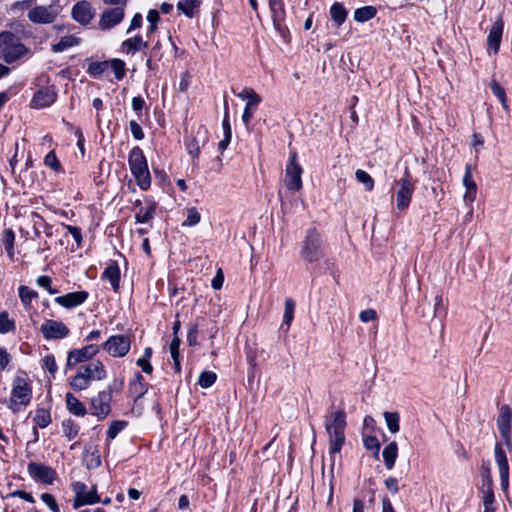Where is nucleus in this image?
Instances as JSON below:
<instances>
[{
	"instance_id": "nucleus-47",
	"label": "nucleus",
	"mask_w": 512,
	"mask_h": 512,
	"mask_svg": "<svg viewBox=\"0 0 512 512\" xmlns=\"http://www.w3.org/2000/svg\"><path fill=\"white\" fill-rule=\"evenodd\" d=\"M127 426V422L123 420L112 421L107 429V437L113 440Z\"/></svg>"
},
{
	"instance_id": "nucleus-45",
	"label": "nucleus",
	"mask_w": 512,
	"mask_h": 512,
	"mask_svg": "<svg viewBox=\"0 0 512 512\" xmlns=\"http://www.w3.org/2000/svg\"><path fill=\"white\" fill-rule=\"evenodd\" d=\"M201 220V215L195 207H190L186 212V220L182 223L184 227L196 226Z\"/></svg>"
},
{
	"instance_id": "nucleus-9",
	"label": "nucleus",
	"mask_w": 512,
	"mask_h": 512,
	"mask_svg": "<svg viewBox=\"0 0 512 512\" xmlns=\"http://www.w3.org/2000/svg\"><path fill=\"white\" fill-rule=\"evenodd\" d=\"M296 153H292L285 170V185L289 190L299 191L302 188V167L296 160Z\"/></svg>"
},
{
	"instance_id": "nucleus-15",
	"label": "nucleus",
	"mask_w": 512,
	"mask_h": 512,
	"mask_svg": "<svg viewBox=\"0 0 512 512\" xmlns=\"http://www.w3.org/2000/svg\"><path fill=\"white\" fill-rule=\"evenodd\" d=\"M40 331L46 340L63 339L70 333L69 328L61 321L45 320Z\"/></svg>"
},
{
	"instance_id": "nucleus-3",
	"label": "nucleus",
	"mask_w": 512,
	"mask_h": 512,
	"mask_svg": "<svg viewBox=\"0 0 512 512\" xmlns=\"http://www.w3.org/2000/svg\"><path fill=\"white\" fill-rule=\"evenodd\" d=\"M128 164L139 187L143 190L149 188L151 184V176L146 157L141 148L134 147L131 149L128 157Z\"/></svg>"
},
{
	"instance_id": "nucleus-10",
	"label": "nucleus",
	"mask_w": 512,
	"mask_h": 512,
	"mask_svg": "<svg viewBox=\"0 0 512 512\" xmlns=\"http://www.w3.org/2000/svg\"><path fill=\"white\" fill-rule=\"evenodd\" d=\"M236 96L241 100L247 101L242 114V121L247 126L253 118L255 109L262 101L261 96L256 93L254 89L249 87H245L241 92L237 93Z\"/></svg>"
},
{
	"instance_id": "nucleus-1",
	"label": "nucleus",
	"mask_w": 512,
	"mask_h": 512,
	"mask_svg": "<svg viewBox=\"0 0 512 512\" xmlns=\"http://www.w3.org/2000/svg\"><path fill=\"white\" fill-rule=\"evenodd\" d=\"M324 425L329 437V453L334 463V455L341 451L345 443L346 414L343 411L332 412L326 416Z\"/></svg>"
},
{
	"instance_id": "nucleus-52",
	"label": "nucleus",
	"mask_w": 512,
	"mask_h": 512,
	"mask_svg": "<svg viewBox=\"0 0 512 512\" xmlns=\"http://www.w3.org/2000/svg\"><path fill=\"white\" fill-rule=\"evenodd\" d=\"M216 379H217V376L214 372L204 371L199 376L198 384L202 388H209L210 386H212L215 383Z\"/></svg>"
},
{
	"instance_id": "nucleus-21",
	"label": "nucleus",
	"mask_w": 512,
	"mask_h": 512,
	"mask_svg": "<svg viewBox=\"0 0 512 512\" xmlns=\"http://www.w3.org/2000/svg\"><path fill=\"white\" fill-rule=\"evenodd\" d=\"M124 18V8L115 7L105 10L100 18L99 25L102 29H110L119 24Z\"/></svg>"
},
{
	"instance_id": "nucleus-7",
	"label": "nucleus",
	"mask_w": 512,
	"mask_h": 512,
	"mask_svg": "<svg viewBox=\"0 0 512 512\" xmlns=\"http://www.w3.org/2000/svg\"><path fill=\"white\" fill-rule=\"evenodd\" d=\"M112 391L111 387L100 391L90 399L91 414L99 420H104L111 412Z\"/></svg>"
},
{
	"instance_id": "nucleus-19",
	"label": "nucleus",
	"mask_w": 512,
	"mask_h": 512,
	"mask_svg": "<svg viewBox=\"0 0 512 512\" xmlns=\"http://www.w3.org/2000/svg\"><path fill=\"white\" fill-rule=\"evenodd\" d=\"M269 7L272 13L274 28L279 32L280 36L286 40L288 29L282 24L285 18L283 2H269Z\"/></svg>"
},
{
	"instance_id": "nucleus-35",
	"label": "nucleus",
	"mask_w": 512,
	"mask_h": 512,
	"mask_svg": "<svg viewBox=\"0 0 512 512\" xmlns=\"http://www.w3.org/2000/svg\"><path fill=\"white\" fill-rule=\"evenodd\" d=\"M79 43L78 39L75 36L68 35L62 37L58 43L52 46V50L54 52H63L68 48H71Z\"/></svg>"
},
{
	"instance_id": "nucleus-12",
	"label": "nucleus",
	"mask_w": 512,
	"mask_h": 512,
	"mask_svg": "<svg viewBox=\"0 0 512 512\" xmlns=\"http://www.w3.org/2000/svg\"><path fill=\"white\" fill-rule=\"evenodd\" d=\"M131 340L125 335H113L103 344V349L112 357H124L130 350Z\"/></svg>"
},
{
	"instance_id": "nucleus-32",
	"label": "nucleus",
	"mask_w": 512,
	"mask_h": 512,
	"mask_svg": "<svg viewBox=\"0 0 512 512\" xmlns=\"http://www.w3.org/2000/svg\"><path fill=\"white\" fill-rule=\"evenodd\" d=\"M146 20L148 22V27L146 30V37L149 39L150 36L157 30L158 23L160 21L159 11L151 9L148 11Z\"/></svg>"
},
{
	"instance_id": "nucleus-13",
	"label": "nucleus",
	"mask_w": 512,
	"mask_h": 512,
	"mask_svg": "<svg viewBox=\"0 0 512 512\" xmlns=\"http://www.w3.org/2000/svg\"><path fill=\"white\" fill-rule=\"evenodd\" d=\"M494 459L499 470L501 489L503 492H507L509 487V464L501 443L497 442L495 444Z\"/></svg>"
},
{
	"instance_id": "nucleus-54",
	"label": "nucleus",
	"mask_w": 512,
	"mask_h": 512,
	"mask_svg": "<svg viewBox=\"0 0 512 512\" xmlns=\"http://www.w3.org/2000/svg\"><path fill=\"white\" fill-rule=\"evenodd\" d=\"M364 447L367 450H371L374 452V456L378 458L380 443L375 436H367L363 439Z\"/></svg>"
},
{
	"instance_id": "nucleus-42",
	"label": "nucleus",
	"mask_w": 512,
	"mask_h": 512,
	"mask_svg": "<svg viewBox=\"0 0 512 512\" xmlns=\"http://www.w3.org/2000/svg\"><path fill=\"white\" fill-rule=\"evenodd\" d=\"M177 8L185 16L192 18L199 10V2H178Z\"/></svg>"
},
{
	"instance_id": "nucleus-62",
	"label": "nucleus",
	"mask_w": 512,
	"mask_h": 512,
	"mask_svg": "<svg viewBox=\"0 0 512 512\" xmlns=\"http://www.w3.org/2000/svg\"><path fill=\"white\" fill-rule=\"evenodd\" d=\"M135 377L136 380L130 383L129 388L132 392L138 393V396L140 397L144 394V391L139 389V387L142 386L143 377L140 373H136Z\"/></svg>"
},
{
	"instance_id": "nucleus-53",
	"label": "nucleus",
	"mask_w": 512,
	"mask_h": 512,
	"mask_svg": "<svg viewBox=\"0 0 512 512\" xmlns=\"http://www.w3.org/2000/svg\"><path fill=\"white\" fill-rule=\"evenodd\" d=\"M109 69L108 62H93L88 67V73L93 77H98Z\"/></svg>"
},
{
	"instance_id": "nucleus-4",
	"label": "nucleus",
	"mask_w": 512,
	"mask_h": 512,
	"mask_svg": "<svg viewBox=\"0 0 512 512\" xmlns=\"http://www.w3.org/2000/svg\"><path fill=\"white\" fill-rule=\"evenodd\" d=\"M27 52L28 49L15 34L7 31L0 33V59L10 64Z\"/></svg>"
},
{
	"instance_id": "nucleus-63",
	"label": "nucleus",
	"mask_w": 512,
	"mask_h": 512,
	"mask_svg": "<svg viewBox=\"0 0 512 512\" xmlns=\"http://www.w3.org/2000/svg\"><path fill=\"white\" fill-rule=\"evenodd\" d=\"M8 497H18L20 499H23L24 501L29 502V503L35 502L33 496L30 493L23 491V490H15V491L11 492L8 495Z\"/></svg>"
},
{
	"instance_id": "nucleus-41",
	"label": "nucleus",
	"mask_w": 512,
	"mask_h": 512,
	"mask_svg": "<svg viewBox=\"0 0 512 512\" xmlns=\"http://www.w3.org/2000/svg\"><path fill=\"white\" fill-rule=\"evenodd\" d=\"M62 431L63 434L69 439H74L78 432L79 426L71 419L64 420L62 422Z\"/></svg>"
},
{
	"instance_id": "nucleus-39",
	"label": "nucleus",
	"mask_w": 512,
	"mask_h": 512,
	"mask_svg": "<svg viewBox=\"0 0 512 512\" xmlns=\"http://www.w3.org/2000/svg\"><path fill=\"white\" fill-rule=\"evenodd\" d=\"M384 419L387 428L391 433H397L399 431L400 416L397 412H385Z\"/></svg>"
},
{
	"instance_id": "nucleus-26",
	"label": "nucleus",
	"mask_w": 512,
	"mask_h": 512,
	"mask_svg": "<svg viewBox=\"0 0 512 512\" xmlns=\"http://www.w3.org/2000/svg\"><path fill=\"white\" fill-rule=\"evenodd\" d=\"M462 182H463V186L466 189L463 199L466 203L471 204L475 200L477 186L472 178V168H471L470 164H467L465 166V173H464Z\"/></svg>"
},
{
	"instance_id": "nucleus-43",
	"label": "nucleus",
	"mask_w": 512,
	"mask_h": 512,
	"mask_svg": "<svg viewBox=\"0 0 512 512\" xmlns=\"http://www.w3.org/2000/svg\"><path fill=\"white\" fill-rule=\"evenodd\" d=\"M490 88H491V91L493 92V94L501 102L503 108L505 110H507L508 109V105H507V100H506L505 89L496 80H492L490 82Z\"/></svg>"
},
{
	"instance_id": "nucleus-64",
	"label": "nucleus",
	"mask_w": 512,
	"mask_h": 512,
	"mask_svg": "<svg viewBox=\"0 0 512 512\" xmlns=\"http://www.w3.org/2000/svg\"><path fill=\"white\" fill-rule=\"evenodd\" d=\"M376 317H377V314H376L375 310H373V309H366L359 314L360 320L364 323L373 321L376 319Z\"/></svg>"
},
{
	"instance_id": "nucleus-11",
	"label": "nucleus",
	"mask_w": 512,
	"mask_h": 512,
	"mask_svg": "<svg viewBox=\"0 0 512 512\" xmlns=\"http://www.w3.org/2000/svg\"><path fill=\"white\" fill-rule=\"evenodd\" d=\"M59 12L60 8L55 4L40 5L29 11L28 18L34 23L48 24L56 19Z\"/></svg>"
},
{
	"instance_id": "nucleus-44",
	"label": "nucleus",
	"mask_w": 512,
	"mask_h": 512,
	"mask_svg": "<svg viewBox=\"0 0 512 512\" xmlns=\"http://www.w3.org/2000/svg\"><path fill=\"white\" fill-rule=\"evenodd\" d=\"M155 206L153 204L141 208L135 215L137 223H147L153 218Z\"/></svg>"
},
{
	"instance_id": "nucleus-40",
	"label": "nucleus",
	"mask_w": 512,
	"mask_h": 512,
	"mask_svg": "<svg viewBox=\"0 0 512 512\" xmlns=\"http://www.w3.org/2000/svg\"><path fill=\"white\" fill-rule=\"evenodd\" d=\"M294 310H295L294 300L291 298L286 299L284 314H283V324L287 326V330L289 329L291 322L293 321Z\"/></svg>"
},
{
	"instance_id": "nucleus-37",
	"label": "nucleus",
	"mask_w": 512,
	"mask_h": 512,
	"mask_svg": "<svg viewBox=\"0 0 512 512\" xmlns=\"http://www.w3.org/2000/svg\"><path fill=\"white\" fill-rule=\"evenodd\" d=\"M90 382L78 371L76 375L69 379V385L74 391H83L88 389Z\"/></svg>"
},
{
	"instance_id": "nucleus-29",
	"label": "nucleus",
	"mask_w": 512,
	"mask_h": 512,
	"mask_svg": "<svg viewBox=\"0 0 512 512\" xmlns=\"http://www.w3.org/2000/svg\"><path fill=\"white\" fill-rule=\"evenodd\" d=\"M102 278L108 280L114 291L119 289L120 283V269L118 265L113 262L110 263L104 270Z\"/></svg>"
},
{
	"instance_id": "nucleus-27",
	"label": "nucleus",
	"mask_w": 512,
	"mask_h": 512,
	"mask_svg": "<svg viewBox=\"0 0 512 512\" xmlns=\"http://www.w3.org/2000/svg\"><path fill=\"white\" fill-rule=\"evenodd\" d=\"M94 12L89 2H77L72 9V17L81 24H88Z\"/></svg>"
},
{
	"instance_id": "nucleus-17",
	"label": "nucleus",
	"mask_w": 512,
	"mask_h": 512,
	"mask_svg": "<svg viewBox=\"0 0 512 512\" xmlns=\"http://www.w3.org/2000/svg\"><path fill=\"white\" fill-rule=\"evenodd\" d=\"M78 372L82 374L90 383L101 381L107 377V371L103 363L99 360L91 361L79 367Z\"/></svg>"
},
{
	"instance_id": "nucleus-60",
	"label": "nucleus",
	"mask_w": 512,
	"mask_h": 512,
	"mask_svg": "<svg viewBox=\"0 0 512 512\" xmlns=\"http://www.w3.org/2000/svg\"><path fill=\"white\" fill-rule=\"evenodd\" d=\"M143 23V17L140 13H136L131 19L130 25L126 31L127 34H130L132 31L141 28Z\"/></svg>"
},
{
	"instance_id": "nucleus-56",
	"label": "nucleus",
	"mask_w": 512,
	"mask_h": 512,
	"mask_svg": "<svg viewBox=\"0 0 512 512\" xmlns=\"http://www.w3.org/2000/svg\"><path fill=\"white\" fill-rule=\"evenodd\" d=\"M42 368L47 370L50 374H54L57 371V364L53 355H46L42 359Z\"/></svg>"
},
{
	"instance_id": "nucleus-24",
	"label": "nucleus",
	"mask_w": 512,
	"mask_h": 512,
	"mask_svg": "<svg viewBox=\"0 0 512 512\" xmlns=\"http://www.w3.org/2000/svg\"><path fill=\"white\" fill-rule=\"evenodd\" d=\"M503 20L502 18H497L493 25L491 26V29L489 31L488 37H487V44L490 49L493 50L494 53H497L499 51L501 38L503 34Z\"/></svg>"
},
{
	"instance_id": "nucleus-30",
	"label": "nucleus",
	"mask_w": 512,
	"mask_h": 512,
	"mask_svg": "<svg viewBox=\"0 0 512 512\" xmlns=\"http://www.w3.org/2000/svg\"><path fill=\"white\" fill-rule=\"evenodd\" d=\"M383 460L386 468L391 470L396 462L398 456V446L396 442L389 443L382 452Z\"/></svg>"
},
{
	"instance_id": "nucleus-16",
	"label": "nucleus",
	"mask_w": 512,
	"mask_h": 512,
	"mask_svg": "<svg viewBox=\"0 0 512 512\" xmlns=\"http://www.w3.org/2000/svg\"><path fill=\"white\" fill-rule=\"evenodd\" d=\"M99 352V347L95 344H89L79 349H73L67 355V367H74L77 364L92 359Z\"/></svg>"
},
{
	"instance_id": "nucleus-57",
	"label": "nucleus",
	"mask_w": 512,
	"mask_h": 512,
	"mask_svg": "<svg viewBox=\"0 0 512 512\" xmlns=\"http://www.w3.org/2000/svg\"><path fill=\"white\" fill-rule=\"evenodd\" d=\"M41 500L49 507L52 512H60L59 505L54 496L50 493H43Z\"/></svg>"
},
{
	"instance_id": "nucleus-61",
	"label": "nucleus",
	"mask_w": 512,
	"mask_h": 512,
	"mask_svg": "<svg viewBox=\"0 0 512 512\" xmlns=\"http://www.w3.org/2000/svg\"><path fill=\"white\" fill-rule=\"evenodd\" d=\"M64 227L69 232V234L73 237V239L76 241L77 245L79 246L82 241L81 229L79 227L72 226V225H65Z\"/></svg>"
},
{
	"instance_id": "nucleus-22",
	"label": "nucleus",
	"mask_w": 512,
	"mask_h": 512,
	"mask_svg": "<svg viewBox=\"0 0 512 512\" xmlns=\"http://www.w3.org/2000/svg\"><path fill=\"white\" fill-rule=\"evenodd\" d=\"M149 43L148 40H144L140 34H137L133 37L127 38L121 43V51L127 55H134L137 52H140L146 48H148Z\"/></svg>"
},
{
	"instance_id": "nucleus-36",
	"label": "nucleus",
	"mask_w": 512,
	"mask_h": 512,
	"mask_svg": "<svg viewBox=\"0 0 512 512\" xmlns=\"http://www.w3.org/2000/svg\"><path fill=\"white\" fill-rule=\"evenodd\" d=\"M330 15L337 26H340L345 21L347 12L340 3L335 2L330 9Z\"/></svg>"
},
{
	"instance_id": "nucleus-2",
	"label": "nucleus",
	"mask_w": 512,
	"mask_h": 512,
	"mask_svg": "<svg viewBox=\"0 0 512 512\" xmlns=\"http://www.w3.org/2000/svg\"><path fill=\"white\" fill-rule=\"evenodd\" d=\"M32 399V388L28 375L19 371L12 381V391L9 399L8 408L14 413L27 407Z\"/></svg>"
},
{
	"instance_id": "nucleus-18",
	"label": "nucleus",
	"mask_w": 512,
	"mask_h": 512,
	"mask_svg": "<svg viewBox=\"0 0 512 512\" xmlns=\"http://www.w3.org/2000/svg\"><path fill=\"white\" fill-rule=\"evenodd\" d=\"M27 470L32 478L45 484H52L56 476L52 468L35 462L29 463Z\"/></svg>"
},
{
	"instance_id": "nucleus-58",
	"label": "nucleus",
	"mask_w": 512,
	"mask_h": 512,
	"mask_svg": "<svg viewBox=\"0 0 512 512\" xmlns=\"http://www.w3.org/2000/svg\"><path fill=\"white\" fill-rule=\"evenodd\" d=\"M44 163L46 166L52 168L55 171H58L60 168V162L58 161L55 153L52 151L45 156Z\"/></svg>"
},
{
	"instance_id": "nucleus-34",
	"label": "nucleus",
	"mask_w": 512,
	"mask_h": 512,
	"mask_svg": "<svg viewBox=\"0 0 512 512\" xmlns=\"http://www.w3.org/2000/svg\"><path fill=\"white\" fill-rule=\"evenodd\" d=\"M36 426L39 428H46L51 423L50 412L45 408H38L33 418Z\"/></svg>"
},
{
	"instance_id": "nucleus-51",
	"label": "nucleus",
	"mask_w": 512,
	"mask_h": 512,
	"mask_svg": "<svg viewBox=\"0 0 512 512\" xmlns=\"http://www.w3.org/2000/svg\"><path fill=\"white\" fill-rule=\"evenodd\" d=\"M109 68L114 72L117 80H121L125 76V63L120 59H113L108 62Z\"/></svg>"
},
{
	"instance_id": "nucleus-20",
	"label": "nucleus",
	"mask_w": 512,
	"mask_h": 512,
	"mask_svg": "<svg viewBox=\"0 0 512 512\" xmlns=\"http://www.w3.org/2000/svg\"><path fill=\"white\" fill-rule=\"evenodd\" d=\"M87 298L88 292L76 291L67 293L62 296H58L54 299V301L64 308L71 309L84 303L87 300Z\"/></svg>"
},
{
	"instance_id": "nucleus-59",
	"label": "nucleus",
	"mask_w": 512,
	"mask_h": 512,
	"mask_svg": "<svg viewBox=\"0 0 512 512\" xmlns=\"http://www.w3.org/2000/svg\"><path fill=\"white\" fill-rule=\"evenodd\" d=\"M129 127H130L132 136L136 140H142L144 138V132H143L141 126L135 120L130 121Z\"/></svg>"
},
{
	"instance_id": "nucleus-50",
	"label": "nucleus",
	"mask_w": 512,
	"mask_h": 512,
	"mask_svg": "<svg viewBox=\"0 0 512 512\" xmlns=\"http://www.w3.org/2000/svg\"><path fill=\"white\" fill-rule=\"evenodd\" d=\"M181 340L178 336H175L170 344V353L171 357L174 361L175 369L179 372L180 371V361H179V347H180Z\"/></svg>"
},
{
	"instance_id": "nucleus-14",
	"label": "nucleus",
	"mask_w": 512,
	"mask_h": 512,
	"mask_svg": "<svg viewBox=\"0 0 512 512\" xmlns=\"http://www.w3.org/2000/svg\"><path fill=\"white\" fill-rule=\"evenodd\" d=\"M497 427L505 441V445L509 450L512 449L511 430H512V410L508 405H503L500 408V413L497 418Z\"/></svg>"
},
{
	"instance_id": "nucleus-55",
	"label": "nucleus",
	"mask_w": 512,
	"mask_h": 512,
	"mask_svg": "<svg viewBox=\"0 0 512 512\" xmlns=\"http://www.w3.org/2000/svg\"><path fill=\"white\" fill-rule=\"evenodd\" d=\"M37 285L39 287H42L48 291L49 294L54 295L57 294L59 291L57 289L52 288L51 283L52 279L49 276L42 275L37 278Z\"/></svg>"
},
{
	"instance_id": "nucleus-28",
	"label": "nucleus",
	"mask_w": 512,
	"mask_h": 512,
	"mask_svg": "<svg viewBox=\"0 0 512 512\" xmlns=\"http://www.w3.org/2000/svg\"><path fill=\"white\" fill-rule=\"evenodd\" d=\"M65 402L67 410L78 417H84L87 414V410L84 404L75 397L72 393H67L65 395Z\"/></svg>"
},
{
	"instance_id": "nucleus-25",
	"label": "nucleus",
	"mask_w": 512,
	"mask_h": 512,
	"mask_svg": "<svg viewBox=\"0 0 512 512\" xmlns=\"http://www.w3.org/2000/svg\"><path fill=\"white\" fill-rule=\"evenodd\" d=\"M56 100V92L53 88H43L35 93L31 105L34 108H44L50 106Z\"/></svg>"
},
{
	"instance_id": "nucleus-8",
	"label": "nucleus",
	"mask_w": 512,
	"mask_h": 512,
	"mask_svg": "<svg viewBox=\"0 0 512 512\" xmlns=\"http://www.w3.org/2000/svg\"><path fill=\"white\" fill-rule=\"evenodd\" d=\"M72 489L75 493L73 508L78 509L83 505H92L100 501L95 487L88 490L83 482H74Z\"/></svg>"
},
{
	"instance_id": "nucleus-6",
	"label": "nucleus",
	"mask_w": 512,
	"mask_h": 512,
	"mask_svg": "<svg viewBox=\"0 0 512 512\" xmlns=\"http://www.w3.org/2000/svg\"><path fill=\"white\" fill-rule=\"evenodd\" d=\"M395 184L398 187L396 191V207L401 211L406 210L410 205L415 189L408 168L405 169L403 177L397 180Z\"/></svg>"
},
{
	"instance_id": "nucleus-23",
	"label": "nucleus",
	"mask_w": 512,
	"mask_h": 512,
	"mask_svg": "<svg viewBox=\"0 0 512 512\" xmlns=\"http://www.w3.org/2000/svg\"><path fill=\"white\" fill-rule=\"evenodd\" d=\"M206 131L198 129L195 134L189 135L185 140V145L188 153L192 157H197L200 152L201 145L206 142Z\"/></svg>"
},
{
	"instance_id": "nucleus-5",
	"label": "nucleus",
	"mask_w": 512,
	"mask_h": 512,
	"mask_svg": "<svg viewBox=\"0 0 512 512\" xmlns=\"http://www.w3.org/2000/svg\"><path fill=\"white\" fill-rule=\"evenodd\" d=\"M300 255L302 259L310 263L319 261L324 256L321 238L314 228L307 231Z\"/></svg>"
},
{
	"instance_id": "nucleus-38",
	"label": "nucleus",
	"mask_w": 512,
	"mask_h": 512,
	"mask_svg": "<svg viewBox=\"0 0 512 512\" xmlns=\"http://www.w3.org/2000/svg\"><path fill=\"white\" fill-rule=\"evenodd\" d=\"M19 298L25 307H29L33 299L37 298L36 291L27 286H20L18 289Z\"/></svg>"
},
{
	"instance_id": "nucleus-48",
	"label": "nucleus",
	"mask_w": 512,
	"mask_h": 512,
	"mask_svg": "<svg viewBox=\"0 0 512 512\" xmlns=\"http://www.w3.org/2000/svg\"><path fill=\"white\" fill-rule=\"evenodd\" d=\"M355 177L359 183L365 186L367 191H371L374 188V180L366 171L356 170Z\"/></svg>"
},
{
	"instance_id": "nucleus-49",
	"label": "nucleus",
	"mask_w": 512,
	"mask_h": 512,
	"mask_svg": "<svg viewBox=\"0 0 512 512\" xmlns=\"http://www.w3.org/2000/svg\"><path fill=\"white\" fill-rule=\"evenodd\" d=\"M15 330V322L8 317V313L3 311L0 313V333L6 334Z\"/></svg>"
},
{
	"instance_id": "nucleus-33",
	"label": "nucleus",
	"mask_w": 512,
	"mask_h": 512,
	"mask_svg": "<svg viewBox=\"0 0 512 512\" xmlns=\"http://www.w3.org/2000/svg\"><path fill=\"white\" fill-rule=\"evenodd\" d=\"M376 8L374 6H365L355 10L354 19L357 22H366L376 15Z\"/></svg>"
},
{
	"instance_id": "nucleus-31",
	"label": "nucleus",
	"mask_w": 512,
	"mask_h": 512,
	"mask_svg": "<svg viewBox=\"0 0 512 512\" xmlns=\"http://www.w3.org/2000/svg\"><path fill=\"white\" fill-rule=\"evenodd\" d=\"M15 233L12 229H5L2 234V243L10 259L14 258Z\"/></svg>"
},
{
	"instance_id": "nucleus-46",
	"label": "nucleus",
	"mask_w": 512,
	"mask_h": 512,
	"mask_svg": "<svg viewBox=\"0 0 512 512\" xmlns=\"http://www.w3.org/2000/svg\"><path fill=\"white\" fill-rule=\"evenodd\" d=\"M484 471L482 473V485L480 488V493H488L493 491V479L491 476V471L489 467L483 468Z\"/></svg>"
}]
</instances>
